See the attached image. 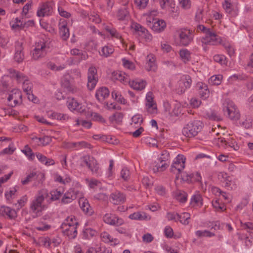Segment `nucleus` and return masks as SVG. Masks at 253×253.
<instances>
[{
  "mask_svg": "<svg viewBox=\"0 0 253 253\" xmlns=\"http://www.w3.org/2000/svg\"><path fill=\"white\" fill-rule=\"evenodd\" d=\"M197 31H201L205 34V36L202 39V42L205 44L217 45L220 42L217 36L211 31V28H207L203 25H199L197 27Z\"/></svg>",
  "mask_w": 253,
  "mask_h": 253,
  "instance_id": "f257e3e1",
  "label": "nucleus"
},
{
  "mask_svg": "<svg viewBox=\"0 0 253 253\" xmlns=\"http://www.w3.org/2000/svg\"><path fill=\"white\" fill-rule=\"evenodd\" d=\"M203 123L200 121H194L188 124L182 129L183 134L187 137H192L197 135L202 128Z\"/></svg>",
  "mask_w": 253,
  "mask_h": 253,
  "instance_id": "f03ea898",
  "label": "nucleus"
},
{
  "mask_svg": "<svg viewBox=\"0 0 253 253\" xmlns=\"http://www.w3.org/2000/svg\"><path fill=\"white\" fill-rule=\"evenodd\" d=\"M44 198L43 195L39 193L31 203L30 210L33 213L36 214L37 216L40 215V213L44 208V206L42 205Z\"/></svg>",
  "mask_w": 253,
  "mask_h": 253,
  "instance_id": "7ed1b4c3",
  "label": "nucleus"
},
{
  "mask_svg": "<svg viewBox=\"0 0 253 253\" xmlns=\"http://www.w3.org/2000/svg\"><path fill=\"white\" fill-rule=\"evenodd\" d=\"M223 111L227 112L228 117L233 120H238L240 113L235 104L230 100H226L224 103Z\"/></svg>",
  "mask_w": 253,
  "mask_h": 253,
  "instance_id": "20e7f679",
  "label": "nucleus"
},
{
  "mask_svg": "<svg viewBox=\"0 0 253 253\" xmlns=\"http://www.w3.org/2000/svg\"><path fill=\"white\" fill-rule=\"evenodd\" d=\"M48 48L43 41H40L35 43V48L32 51V58L37 60L44 57L46 54V49Z\"/></svg>",
  "mask_w": 253,
  "mask_h": 253,
  "instance_id": "39448f33",
  "label": "nucleus"
},
{
  "mask_svg": "<svg viewBox=\"0 0 253 253\" xmlns=\"http://www.w3.org/2000/svg\"><path fill=\"white\" fill-rule=\"evenodd\" d=\"M87 78V86L91 90L94 88L98 81L97 70L94 67H91L89 68Z\"/></svg>",
  "mask_w": 253,
  "mask_h": 253,
  "instance_id": "423d86ee",
  "label": "nucleus"
},
{
  "mask_svg": "<svg viewBox=\"0 0 253 253\" xmlns=\"http://www.w3.org/2000/svg\"><path fill=\"white\" fill-rule=\"evenodd\" d=\"M162 156H163V157H161L159 159V161L161 165L157 164L153 169V170L155 172L157 171H163L169 166L166 163H163L168 160V158L169 157V153L166 151H164L162 153Z\"/></svg>",
  "mask_w": 253,
  "mask_h": 253,
  "instance_id": "0eeeda50",
  "label": "nucleus"
},
{
  "mask_svg": "<svg viewBox=\"0 0 253 253\" xmlns=\"http://www.w3.org/2000/svg\"><path fill=\"white\" fill-rule=\"evenodd\" d=\"M103 219V221L106 223L113 225L119 226L124 223L123 219L110 213H106L104 215Z\"/></svg>",
  "mask_w": 253,
  "mask_h": 253,
  "instance_id": "6e6552de",
  "label": "nucleus"
},
{
  "mask_svg": "<svg viewBox=\"0 0 253 253\" xmlns=\"http://www.w3.org/2000/svg\"><path fill=\"white\" fill-rule=\"evenodd\" d=\"M110 201L114 205H119L125 202L126 195L119 191L112 193L110 196Z\"/></svg>",
  "mask_w": 253,
  "mask_h": 253,
  "instance_id": "1a4fd4ad",
  "label": "nucleus"
},
{
  "mask_svg": "<svg viewBox=\"0 0 253 253\" xmlns=\"http://www.w3.org/2000/svg\"><path fill=\"white\" fill-rule=\"evenodd\" d=\"M61 229L63 233L71 239H74L77 235V227L74 225H67L66 224H62Z\"/></svg>",
  "mask_w": 253,
  "mask_h": 253,
  "instance_id": "9d476101",
  "label": "nucleus"
},
{
  "mask_svg": "<svg viewBox=\"0 0 253 253\" xmlns=\"http://www.w3.org/2000/svg\"><path fill=\"white\" fill-rule=\"evenodd\" d=\"M22 93L19 90L13 89L12 93L9 95L7 100L9 102L13 101V102L10 104L13 107L22 102Z\"/></svg>",
  "mask_w": 253,
  "mask_h": 253,
  "instance_id": "9b49d317",
  "label": "nucleus"
},
{
  "mask_svg": "<svg viewBox=\"0 0 253 253\" xmlns=\"http://www.w3.org/2000/svg\"><path fill=\"white\" fill-rule=\"evenodd\" d=\"M84 163L92 172H96L98 170L96 160L92 157L87 155L82 157Z\"/></svg>",
  "mask_w": 253,
  "mask_h": 253,
  "instance_id": "f8f14e48",
  "label": "nucleus"
},
{
  "mask_svg": "<svg viewBox=\"0 0 253 253\" xmlns=\"http://www.w3.org/2000/svg\"><path fill=\"white\" fill-rule=\"evenodd\" d=\"M180 43L181 45L187 46L192 40L189 30L186 29L182 30L179 34Z\"/></svg>",
  "mask_w": 253,
  "mask_h": 253,
  "instance_id": "ddd939ff",
  "label": "nucleus"
},
{
  "mask_svg": "<svg viewBox=\"0 0 253 253\" xmlns=\"http://www.w3.org/2000/svg\"><path fill=\"white\" fill-rule=\"evenodd\" d=\"M23 47L22 42H17L15 44V52L14 56V60L17 63L22 62L24 58L23 52Z\"/></svg>",
  "mask_w": 253,
  "mask_h": 253,
  "instance_id": "4468645a",
  "label": "nucleus"
},
{
  "mask_svg": "<svg viewBox=\"0 0 253 253\" xmlns=\"http://www.w3.org/2000/svg\"><path fill=\"white\" fill-rule=\"evenodd\" d=\"M44 177V175L42 173L33 171L28 175L24 180H22L21 182L23 185L27 184L29 182L35 180H38L39 182H40L41 179L43 178Z\"/></svg>",
  "mask_w": 253,
  "mask_h": 253,
  "instance_id": "2eb2a0df",
  "label": "nucleus"
},
{
  "mask_svg": "<svg viewBox=\"0 0 253 253\" xmlns=\"http://www.w3.org/2000/svg\"><path fill=\"white\" fill-rule=\"evenodd\" d=\"M78 194V191L70 189L64 194V196L61 200L62 204H67L71 203L72 201L77 198Z\"/></svg>",
  "mask_w": 253,
  "mask_h": 253,
  "instance_id": "dca6fc26",
  "label": "nucleus"
},
{
  "mask_svg": "<svg viewBox=\"0 0 253 253\" xmlns=\"http://www.w3.org/2000/svg\"><path fill=\"white\" fill-rule=\"evenodd\" d=\"M23 89L24 91L27 95L29 100H31L34 103L37 101V98L34 96L31 90L32 84L29 83L28 81H25L23 82Z\"/></svg>",
  "mask_w": 253,
  "mask_h": 253,
  "instance_id": "f3484780",
  "label": "nucleus"
},
{
  "mask_svg": "<svg viewBox=\"0 0 253 253\" xmlns=\"http://www.w3.org/2000/svg\"><path fill=\"white\" fill-rule=\"evenodd\" d=\"M79 204L82 211L86 214L91 215L93 213V211L89 204L88 201L84 197H80L79 201Z\"/></svg>",
  "mask_w": 253,
  "mask_h": 253,
  "instance_id": "a211bd4d",
  "label": "nucleus"
},
{
  "mask_svg": "<svg viewBox=\"0 0 253 253\" xmlns=\"http://www.w3.org/2000/svg\"><path fill=\"white\" fill-rule=\"evenodd\" d=\"M68 103V108L71 110H75L79 113H83L84 111V107L74 98L69 100Z\"/></svg>",
  "mask_w": 253,
  "mask_h": 253,
  "instance_id": "6ab92c4d",
  "label": "nucleus"
},
{
  "mask_svg": "<svg viewBox=\"0 0 253 253\" xmlns=\"http://www.w3.org/2000/svg\"><path fill=\"white\" fill-rule=\"evenodd\" d=\"M203 112L204 116L209 120L216 121H220L222 120L220 115L211 109L207 108Z\"/></svg>",
  "mask_w": 253,
  "mask_h": 253,
  "instance_id": "aec40b11",
  "label": "nucleus"
},
{
  "mask_svg": "<svg viewBox=\"0 0 253 253\" xmlns=\"http://www.w3.org/2000/svg\"><path fill=\"white\" fill-rule=\"evenodd\" d=\"M0 215L2 216L7 215L9 218H14L17 216L16 211L9 207L1 206L0 208Z\"/></svg>",
  "mask_w": 253,
  "mask_h": 253,
  "instance_id": "412c9836",
  "label": "nucleus"
},
{
  "mask_svg": "<svg viewBox=\"0 0 253 253\" xmlns=\"http://www.w3.org/2000/svg\"><path fill=\"white\" fill-rule=\"evenodd\" d=\"M192 83V80L191 77L187 75H183L179 82L178 84L180 85H184V87H182V89L180 90L181 92H184L186 89L189 88Z\"/></svg>",
  "mask_w": 253,
  "mask_h": 253,
  "instance_id": "4be33fe9",
  "label": "nucleus"
},
{
  "mask_svg": "<svg viewBox=\"0 0 253 253\" xmlns=\"http://www.w3.org/2000/svg\"><path fill=\"white\" fill-rule=\"evenodd\" d=\"M69 76H65L62 81V86L69 92L75 93L77 92V89L73 86L69 80Z\"/></svg>",
  "mask_w": 253,
  "mask_h": 253,
  "instance_id": "5701e85b",
  "label": "nucleus"
},
{
  "mask_svg": "<svg viewBox=\"0 0 253 253\" xmlns=\"http://www.w3.org/2000/svg\"><path fill=\"white\" fill-rule=\"evenodd\" d=\"M109 91L106 87H100L95 94V97L99 101H103L109 95Z\"/></svg>",
  "mask_w": 253,
  "mask_h": 253,
  "instance_id": "b1692460",
  "label": "nucleus"
},
{
  "mask_svg": "<svg viewBox=\"0 0 253 253\" xmlns=\"http://www.w3.org/2000/svg\"><path fill=\"white\" fill-rule=\"evenodd\" d=\"M197 85L199 87V94L201 97L204 99L208 98L210 94V91L208 86L203 83H198Z\"/></svg>",
  "mask_w": 253,
  "mask_h": 253,
  "instance_id": "393cba45",
  "label": "nucleus"
},
{
  "mask_svg": "<svg viewBox=\"0 0 253 253\" xmlns=\"http://www.w3.org/2000/svg\"><path fill=\"white\" fill-rule=\"evenodd\" d=\"M129 218L133 220H148L151 219L150 216L144 212L138 211L129 215Z\"/></svg>",
  "mask_w": 253,
  "mask_h": 253,
  "instance_id": "a878e982",
  "label": "nucleus"
},
{
  "mask_svg": "<svg viewBox=\"0 0 253 253\" xmlns=\"http://www.w3.org/2000/svg\"><path fill=\"white\" fill-rule=\"evenodd\" d=\"M52 7L47 3H44L40 9L37 12V15L39 17H43L45 15H48L50 14Z\"/></svg>",
  "mask_w": 253,
  "mask_h": 253,
  "instance_id": "bb28decb",
  "label": "nucleus"
},
{
  "mask_svg": "<svg viewBox=\"0 0 253 253\" xmlns=\"http://www.w3.org/2000/svg\"><path fill=\"white\" fill-rule=\"evenodd\" d=\"M166 27V23L163 20H158L153 24L152 29L154 31L161 32L163 31Z\"/></svg>",
  "mask_w": 253,
  "mask_h": 253,
  "instance_id": "cd10ccee",
  "label": "nucleus"
},
{
  "mask_svg": "<svg viewBox=\"0 0 253 253\" xmlns=\"http://www.w3.org/2000/svg\"><path fill=\"white\" fill-rule=\"evenodd\" d=\"M129 84L134 89L142 90L145 88L146 83L144 81L139 82L132 81L129 82Z\"/></svg>",
  "mask_w": 253,
  "mask_h": 253,
  "instance_id": "c85d7f7f",
  "label": "nucleus"
},
{
  "mask_svg": "<svg viewBox=\"0 0 253 253\" xmlns=\"http://www.w3.org/2000/svg\"><path fill=\"white\" fill-rule=\"evenodd\" d=\"M176 199L181 203H185L187 201V194L183 191L178 190L174 193Z\"/></svg>",
  "mask_w": 253,
  "mask_h": 253,
  "instance_id": "c756f323",
  "label": "nucleus"
},
{
  "mask_svg": "<svg viewBox=\"0 0 253 253\" xmlns=\"http://www.w3.org/2000/svg\"><path fill=\"white\" fill-rule=\"evenodd\" d=\"M100 237L103 242L105 243H110L114 242V245H117L118 243L116 242L117 241V239H113L111 237L110 234L107 232H102L100 234Z\"/></svg>",
  "mask_w": 253,
  "mask_h": 253,
  "instance_id": "7c9ffc66",
  "label": "nucleus"
},
{
  "mask_svg": "<svg viewBox=\"0 0 253 253\" xmlns=\"http://www.w3.org/2000/svg\"><path fill=\"white\" fill-rule=\"evenodd\" d=\"M114 51L112 45H106L102 47L100 54L101 56L107 57L111 55Z\"/></svg>",
  "mask_w": 253,
  "mask_h": 253,
  "instance_id": "2f4dec72",
  "label": "nucleus"
},
{
  "mask_svg": "<svg viewBox=\"0 0 253 253\" xmlns=\"http://www.w3.org/2000/svg\"><path fill=\"white\" fill-rule=\"evenodd\" d=\"M190 204L193 206L202 205L203 203L201 195L199 193L194 195L191 199Z\"/></svg>",
  "mask_w": 253,
  "mask_h": 253,
  "instance_id": "473e14b6",
  "label": "nucleus"
},
{
  "mask_svg": "<svg viewBox=\"0 0 253 253\" xmlns=\"http://www.w3.org/2000/svg\"><path fill=\"white\" fill-rule=\"evenodd\" d=\"M190 218V215L188 212H184L181 214H179L178 216L177 220H179L181 223L184 225L189 224V220Z\"/></svg>",
  "mask_w": 253,
  "mask_h": 253,
  "instance_id": "72a5a7b5",
  "label": "nucleus"
},
{
  "mask_svg": "<svg viewBox=\"0 0 253 253\" xmlns=\"http://www.w3.org/2000/svg\"><path fill=\"white\" fill-rule=\"evenodd\" d=\"M190 52L186 49H181L179 51V55L184 63L188 62L190 58Z\"/></svg>",
  "mask_w": 253,
  "mask_h": 253,
  "instance_id": "f704fd0d",
  "label": "nucleus"
},
{
  "mask_svg": "<svg viewBox=\"0 0 253 253\" xmlns=\"http://www.w3.org/2000/svg\"><path fill=\"white\" fill-rule=\"evenodd\" d=\"M60 34L63 40H66L69 36V30L66 25H62L60 28Z\"/></svg>",
  "mask_w": 253,
  "mask_h": 253,
  "instance_id": "c9c22d12",
  "label": "nucleus"
},
{
  "mask_svg": "<svg viewBox=\"0 0 253 253\" xmlns=\"http://www.w3.org/2000/svg\"><path fill=\"white\" fill-rule=\"evenodd\" d=\"M222 79V76L220 75L213 76L209 80V83L211 85H217L221 84Z\"/></svg>",
  "mask_w": 253,
  "mask_h": 253,
  "instance_id": "e433bc0d",
  "label": "nucleus"
},
{
  "mask_svg": "<svg viewBox=\"0 0 253 253\" xmlns=\"http://www.w3.org/2000/svg\"><path fill=\"white\" fill-rule=\"evenodd\" d=\"M113 77L115 79L120 81L123 84H126L128 82L129 83V82H130L129 81V79L125 76L124 74H122L119 72H117L116 73L114 74Z\"/></svg>",
  "mask_w": 253,
  "mask_h": 253,
  "instance_id": "4c0bfd02",
  "label": "nucleus"
},
{
  "mask_svg": "<svg viewBox=\"0 0 253 253\" xmlns=\"http://www.w3.org/2000/svg\"><path fill=\"white\" fill-rule=\"evenodd\" d=\"M33 139L38 140L42 146H45L49 144L52 140V138L49 136H44L42 138H38L37 137H33Z\"/></svg>",
  "mask_w": 253,
  "mask_h": 253,
  "instance_id": "58836bf2",
  "label": "nucleus"
},
{
  "mask_svg": "<svg viewBox=\"0 0 253 253\" xmlns=\"http://www.w3.org/2000/svg\"><path fill=\"white\" fill-rule=\"evenodd\" d=\"M85 115L88 117H92V119L94 121H98L101 122H104L105 121L101 116L96 113H93L91 112H88L86 113Z\"/></svg>",
  "mask_w": 253,
  "mask_h": 253,
  "instance_id": "ea45409f",
  "label": "nucleus"
},
{
  "mask_svg": "<svg viewBox=\"0 0 253 253\" xmlns=\"http://www.w3.org/2000/svg\"><path fill=\"white\" fill-rule=\"evenodd\" d=\"M123 114L122 113L116 112L110 117V120L111 122L115 121L116 123H120L122 121Z\"/></svg>",
  "mask_w": 253,
  "mask_h": 253,
  "instance_id": "a19ab883",
  "label": "nucleus"
},
{
  "mask_svg": "<svg viewBox=\"0 0 253 253\" xmlns=\"http://www.w3.org/2000/svg\"><path fill=\"white\" fill-rule=\"evenodd\" d=\"M105 29L107 31H108L110 35L114 37H115L117 39L122 40V42H123L124 40L122 39V36L115 29H111L108 26H107L105 28Z\"/></svg>",
  "mask_w": 253,
  "mask_h": 253,
  "instance_id": "79ce46f5",
  "label": "nucleus"
},
{
  "mask_svg": "<svg viewBox=\"0 0 253 253\" xmlns=\"http://www.w3.org/2000/svg\"><path fill=\"white\" fill-rule=\"evenodd\" d=\"M62 224H66L67 225H74V226L76 227H78L79 225L76 218L73 216L68 217Z\"/></svg>",
  "mask_w": 253,
  "mask_h": 253,
  "instance_id": "37998d69",
  "label": "nucleus"
},
{
  "mask_svg": "<svg viewBox=\"0 0 253 253\" xmlns=\"http://www.w3.org/2000/svg\"><path fill=\"white\" fill-rule=\"evenodd\" d=\"M128 12L126 8L118 10L117 17L120 20H123L128 15Z\"/></svg>",
  "mask_w": 253,
  "mask_h": 253,
  "instance_id": "c03bdc74",
  "label": "nucleus"
},
{
  "mask_svg": "<svg viewBox=\"0 0 253 253\" xmlns=\"http://www.w3.org/2000/svg\"><path fill=\"white\" fill-rule=\"evenodd\" d=\"M213 60L215 62L219 63L221 65H225L227 63L226 57L222 55H215L213 57Z\"/></svg>",
  "mask_w": 253,
  "mask_h": 253,
  "instance_id": "a18cd8bd",
  "label": "nucleus"
},
{
  "mask_svg": "<svg viewBox=\"0 0 253 253\" xmlns=\"http://www.w3.org/2000/svg\"><path fill=\"white\" fill-rule=\"evenodd\" d=\"M146 106L148 112L150 114H154L157 112V108L155 102L147 103Z\"/></svg>",
  "mask_w": 253,
  "mask_h": 253,
  "instance_id": "49530a36",
  "label": "nucleus"
},
{
  "mask_svg": "<svg viewBox=\"0 0 253 253\" xmlns=\"http://www.w3.org/2000/svg\"><path fill=\"white\" fill-rule=\"evenodd\" d=\"M134 1L139 9H144L147 6L149 0H134Z\"/></svg>",
  "mask_w": 253,
  "mask_h": 253,
  "instance_id": "de8ad7c7",
  "label": "nucleus"
},
{
  "mask_svg": "<svg viewBox=\"0 0 253 253\" xmlns=\"http://www.w3.org/2000/svg\"><path fill=\"white\" fill-rule=\"evenodd\" d=\"M212 206L217 211H223L225 210L224 205L219 203V200H215L212 203Z\"/></svg>",
  "mask_w": 253,
  "mask_h": 253,
  "instance_id": "09e8293b",
  "label": "nucleus"
},
{
  "mask_svg": "<svg viewBox=\"0 0 253 253\" xmlns=\"http://www.w3.org/2000/svg\"><path fill=\"white\" fill-rule=\"evenodd\" d=\"M88 20L90 22L96 24L99 23L101 21L99 16L98 14L95 13L91 14L88 15Z\"/></svg>",
  "mask_w": 253,
  "mask_h": 253,
  "instance_id": "8fccbe9b",
  "label": "nucleus"
},
{
  "mask_svg": "<svg viewBox=\"0 0 253 253\" xmlns=\"http://www.w3.org/2000/svg\"><path fill=\"white\" fill-rule=\"evenodd\" d=\"M51 116L53 119L59 120H66L68 118V116L66 114L55 112L52 113Z\"/></svg>",
  "mask_w": 253,
  "mask_h": 253,
  "instance_id": "3c124183",
  "label": "nucleus"
},
{
  "mask_svg": "<svg viewBox=\"0 0 253 253\" xmlns=\"http://www.w3.org/2000/svg\"><path fill=\"white\" fill-rule=\"evenodd\" d=\"M196 234L199 237H201L202 236L212 237L215 235L214 233H211L207 230H205L204 231L198 230L196 231Z\"/></svg>",
  "mask_w": 253,
  "mask_h": 253,
  "instance_id": "603ef678",
  "label": "nucleus"
},
{
  "mask_svg": "<svg viewBox=\"0 0 253 253\" xmlns=\"http://www.w3.org/2000/svg\"><path fill=\"white\" fill-rule=\"evenodd\" d=\"M132 123L131 124L132 125L133 123L134 125L140 126L143 122V119L139 115H135L134 116L132 117L131 119Z\"/></svg>",
  "mask_w": 253,
  "mask_h": 253,
  "instance_id": "864d4df0",
  "label": "nucleus"
},
{
  "mask_svg": "<svg viewBox=\"0 0 253 253\" xmlns=\"http://www.w3.org/2000/svg\"><path fill=\"white\" fill-rule=\"evenodd\" d=\"M181 7L185 9H187L191 7V1L190 0H178Z\"/></svg>",
  "mask_w": 253,
  "mask_h": 253,
  "instance_id": "5fc2aeb1",
  "label": "nucleus"
},
{
  "mask_svg": "<svg viewBox=\"0 0 253 253\" xmlns=\"http://www.w3.org/2000/svg\"><path fill=\"white\" fill-rule=\"evenodd\" d=\"M22 151L29 158V159H34L35 155L34 154L32 153V150L30 148L26 146L25 149Z\"/></svg>",
  "mask_w": 253,
  "mask_h": 253,
  "instance_id": "6e6d98bb",
  "label": "nucleus"
},
{
  "mask_svg": "<svg viewBox=\"0 0 253 253\" xmlns=\"http://www.w3.org/2000/svg\"><path fill=\"white\" fill-rule=\"evenodd\" d=\"M121 177L125 181L127 180L130 177V172L127 169H123L121 172Z\"/></svg>",
  "mask_w": 253,
  "mask_h": 253,
  "instance_id": "4d7b16f0",
  "label": "nucleus"
},
{
  "mask_svg": "<svg viewBox=\"0 0 253 253\" xmlns=\"http://www.w3.org/2000/svg\"><path fill=\"white\" fill-rule=\"evenodd\" d=\"M181 178L183 180L185 181H193V177H194V173L188 174L186 172H183L181 174Z\"/></svg>",
  "mask_w": 253,
  "mask_h": 253,
  "instance_id": "13d9d810",
  "label": "nucleus"
},
{
  "mask_svg": "<svg viewBox=\"0 0 253 253\" xmlns=\"http://www.w3.org/2000/svg\"><path fill=\"white\" fill-rule=\"evenodd\" d=\"M203 10L199 9L195 15V20L198 23H200L203 20Z\"/></svg>",
  "mask_w": 253,
  "mask_h": 253,
  "instance_id": "bf43d9fd",
  "label": "nucleus"
},
{
  "mask_svg": "<svg viewBox=\"0 0 253 253\" xmlns=\"http://www.w3.org/2000/svg\"><path fill=\"white\" fill-rule=\"evenodd\" d=\"M135 31L138 32L139 34L141 33H147V30L139 24L135 23L133 25Z\"/></svg>",
  "mask_w": 253,
  "mask_h": 253,
  "instance_id": "052dcab7",
  "label": "nucleus"
},
{
  "mask_svg": "<svg viewBox=\"0 0 253 253\" xmlns=\"http://www.w3.org/2000/svg\"><path fill=\"white\" fill-rule=\"evenodd\" d=\"M96 253H112V250L105 247H98L95 250Z\"/></svg>",
  "mask_w": 253,
  "mask_h": 253,
  "instance_id": "680f3d73",
  "label": "nucleus"
},
{
  "mask_svg": "<svg viewBox=\"0 0 253 253\" xmlns=\"http://www.w3.org/2000/svg\"><path fill=\"white\" fill-rule=\"evenodd\" d=\"M50 194L51 196V199L52 200H58L62 195V193L57 190L52 191Z\"/></svg>",
  "mask_w": 253,
  "mask_h": 253,
  "instance_id": "e2e57ef3",
  "label": "nucleus"
},
{
  "mask_svg": "<svg viewBox=\"0 0 253 253\" xmlns=\"http://www.w3.org/2000/svg\"><path fill=\"white\" fill-rule=\"evenodd\" d=\"M178 214L175 212H168L167 214V217L169 220H174L177 221L178 218Z\"/></svg>",
  "mask_w": 253,
  "mask_h": 253,
  "instance_id": "0e129e2a",
  "label": "nucleus"
},
{
  "mask_svg": "<svg viewBox=\"0 0 253 253\" xmlns=\"http://www.w3.org/2000/svg\"><path fill=\"white\" fill-rule=\"evenodd\" d=\"M215 142L218 146H224L227 145V142L223 137H218L215 138Z\"/></svg>",
  "mask_w": 253,
  "mask_h": 253,
  "instance_id": "69168bd1",
  "label": "nucleus"
},
{
  "mask_svg": "<svg viewBox=\"0 0 253 253\" xmlns=\"http://www.w3.org/2000/svg\"><path fill=\"white\" fill-rule=\"evenodd\" d=\"M122 61L123 65L125 67H126L129 69H134V66L132 62L129 61L128 60L126 59L125 58L123 59Z\"/></svg>",
  "mask_w": 253,
  "mask_h": 253,
  "instance_id": "338daca9",
  "label": "nucleus"
},
{
  "mask_svg": "<svg viewBox=\"0 0 253 253\" xmlns=\"http://www.w3.org/2000/svg\"><path fill=\"white\" fill-rule=\"evenodd\" d=\"M165 234L167 237L171 238L173 234L172 229L170 226H167L165 229Z\"/></svg>",
  "mask_w": 253,
  "mask_h": 253,
  "instance_id": "774afa93",
  "label": "nucleus"
}]
</instances>
